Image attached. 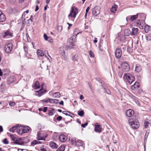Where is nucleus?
<instances>
[{
    "label": "nucleus",
    "mask_w": 151,
    "mask_h": 151,
    "mask_svg": "<svg viewBox=\"0 0 151 151\" xmlns=\"http://www.w3.org/2000/svg\"><path fill=\"white\" fill-rule=\"evenodd\" d=\"M123 78L126 82H128L130 84L135 80L134 76L128 73H125Z\"/></svg>",
    "instance_id": "2"
},
{
    "label": "nucleus",
    "mask_w": 151,
    "mask_h": 151,
    "mask_svg": "<svg viewBox=\"0 0 151 151\" xmlns=\"http://www.w3.org/2000/svg\"><path fill=\"white\" fill-rule=\"evenodd\" d=\"M21 130L20 129V127H18V129H17V133L20 135H22V134L23 133L22 132V128H21Z\"/></svg>",
    "instance_id": "39"
},
{
    "label": "nucleus",
    "mask_w": 151,
    "mask_h": 151,
    "mask_svg": "<svg viewBox=\"0 0 151 151\" xmlns=\"http://www.w3.org/2000/svg\"><path fill=\"white\" fill-rule=\"evenodd\" d=\"M9 71L7 70H6V71H5L4 72L3 71H2V70L0 68V76H2L3 75V74H4V75L6 76H7L9 75Z\"/></svg>",
    "instance_id": "20"
},
{
    "label": "nucleus",
    "mask_w": 151,
    "mask_h": 151,
    "mask_svg": "<svg viewBox=\"0 0 151 151\" xmlns=\"http://www.w3.org/2000/svg\"><path fill=\"white\" fill-rule=\"evenodd\" d=\"M102 127L98 123H96L95 124L94 131L96 132L100 133L101 132Z\"/></svg>",
    "instance_id": "10"
},
{
    "label": "nucleus",
    "mask_w": 151,
    "mask_h": 151,
    "mask_svg": "<svg viewBox=\"0 0 151 151\" xmlns=\"http://www.w3.org/2000/svg\"><path fill=\"white\" fill-rule=\"evenodd\" d=\"M100 8L99 7L96 6L92 9V14L95 17H96L100 13Z\"/></svg>",
    "instance_id": "8"
},
{
    "label": "nucleus",
    "mask_w": 151,
    "mask_h": 151,
    "mask_svg": "<svg viewBox=\"0 0 151 151\" xmlns=\"http://www.w3.org/2000/svg\"><path fill=\"white\" fill-rule=\"evenodd\" d=\"M47 40L50 43H52L53 42L52 39L51 38V37H49V38Z\"/></svg>",
    "instance_id": "61"
},
{
    "label": "nucleus",
    "mask_w": 151,
    "mask_h": 151,
    "mask_svg": "<svg viewBox=\"0 0 151 151\" xmlns=\"http://www.w3.org/2000/svg\"><path fill=\"white\" fill-rule=\"evenodd\" d=\"M13 45L12 43H6L5 45V51L6 52L9 53L13 49Z\"/></svg>",
    "instance_id": "5"
},
{
    "label": "nucleus",
    "mask_w": 151,
    "mask_h": 151,
    "mask_svg": "<svg viewBox=\"0 0 151 151\" xmlns=\"http://www.w3.org/2000/svg\"><path fill=\"white\" fill-rule=\"evenodd\" d=\"M126 115L129 117H130L134 115V112L133 110L129 109L127 110L125 112Z\"/></svg>",
    "instance_id": "11"
},
{
    "label": "nucleus",
    "mask_w": 151,
    "mask_h": 151,
    "mask_svg": "<svg viewBox=\"0 0 151 151\" xmlns=\"http://www.w3.org/2000/svg\"><path fill=\"white\" fill-rule=\"evenodd\" d=\"M149 131L147 130L145 133V138H144V141L145 142H146L147 141V137L149 135Z\"/></svg>",
    "instance_id": "34"
},
{
    "label": "nucleus",
    "mask_w": 151,
    "mask_h": 151,
    "mask_svg": "<svg viewBox=\"0 0 151 151\" xmlns=\"http://www.w3.org/2000/svg\"><path fill=\"white\" fill-rule=\"evenodd\" d=\"M104 92L107 93L108 94H110L111 93V91L108 89H107L106 88H104Z\"/></svg>",
    "instance_id": "43"
},
{
    "label": "nucleus",
    "mask_w": 151,
    "mask_h": 151,
    "mask_svg": "<svg viewBox=\"0 0 151 151\" xmlns=\"http://www.w3.org/2000/svg\"><path fill=\"white\" fill-rule=\"evenodd\" d=\"M133 49L132 48V44L131 45H129L127 47V51L129 53L132 52Z\"/></svg>",
    "instance_id": "28"
},
{
    "label": "nucleus",
    "mask_w": 151,
    "mask_h": 151,
    "mask_svg": "<svg viewBox=\"0 0 151 151\" xmlns=\"http://www.w3.org/2000/svg\"><path fill=\"white\" fill-rule=\"evenodd\" d=\"M24 52H25V56L26 57H27V55H28V47L26 45H24Z\"/></svg>",
    "instance_id": "33"
},
{
    "label": "nucleus",
    "mask_w": 151,
    "mask_h": 151,
    "mask_svg": "<svg viewBox=\"0 0 151 151\" xmlns=\"http://www.w3.org/2000/svg\"><path fill=\"white\" fill-rule=\"evenodd\" d=\"M44 145H42L40 147V150L42 151H50L49 150H47L45 148H44Z\"/></svg>",
    "instance_id": "49"
},
{
    "label": "nucleus",
    "mask_w": 151,
    "mask_h": 151,
    "mask_svg": "<svg viewBox=\"0 0 151 151\" xmlns=\"http://www.w3.org/2000/svg\"><path fill=\"white\" fill-rule=\"evenodd\" d=\"M12 36V34L8 30L4 32L3 35V38H9Z\"/></svg>",
    "instance_id": "14"
},
{
    "label": "nucleus",
    "mask_w": 151,
    "mask_h": 151,
    "mask_svg": "<svg viewBox=\"0 0 151 151\" xmlns=\"http://www.w3.org/2000/svg\"><path fill=\"white\" fill-rule=\"evenodd\" d=\"M52 96L54 98H58L60 96V94L58 92H55L52 94Z\"/></svg>",
    "instance_id": "32"
},
{
    "label": "nucleus",
    "mask_w": 151,
    "mask_h": 151,
    "mask_svg": "<svg viewBox=\"0 0 151 151\" xmlns=\"http://www.w3.org/2000/svg\"><path fill=\"white\" fill-rule=\"evenodd\" d=\"M37 54L38 55L42 57L44 55V53L40 50H38L37 51Z\"/></svg>",
    "instance_id": "37"
},
{
    "label": "nucleus",
    "mask_w": 151,
    "mask_h": 151,
    "mask_svg": "<svg viewBox=\"0 0 151 151\" xmlns=\"http://www.w3.org/2000/svg\"><path fill=\"white\" fill-rule=\"evenodd\" d=\"M84 112L83 110H82L80 111H78V115L81 116H83L84 114Z\"/></svg>",
    "instance_id": "41"
},
{
    "label": "nucleus",
    "mask_w": 151,
    "mask_h": 151,
    "mask_svg": "<svg viewBox=\"0 0 151 151\" xmlns=\"http://www.w3.org/2000/svg\"><path fill=\"white\" fill-rule=\"evenodd\" d=\"M140 84L137 81H136L131 86V88L133 90H135L137 89L140 87Z\"/></svg>",
    "instance_id": "12"
},
{
    "label": "nucleus",
    "mask_w": 151,
    "mask_h": 151,
    "mask_svg": "<svg viewBox=\"0 0 151 151\" xmlns=\"http://www.w3.org/2000/svg\"><path fill=\"white\" fill-rule=\"evenodd\" d=\"M151 124V120L146 119L144 121V127L145 128H146L148 127V124Z\"/></svg>",
    "instance_id": "17"
},
{
    "label": "nucleus",
    "mask_w": 151,
    "mask_h": 151,
    "mask_svg": "<svg viewBox=\"0 0 151 151\" xmlns=\"http://www.w3.org/2000/svg\"><path fill=\"white\" fill-rule=\"evenodd\" d=\"M65 146L64 145L60 146L58 149L56 150V151H64L65 150Z\"/></svg>",
    "instance_id": "36"
},
{
    "label": "nucleus",
    "mask_w": 151,
    "mask_h": 151,
    "mask_svg": "<svg viewBox=\"0 0 151 151\" xmlns=\"http://www.w3.org/2000/svg\"><path fill=\"white\" fill-rule=\"evenodd\" d=\"M50 147L53 149H57L58 147V145L55 142H50L49 143Z\"/></svg>",
    "instance_id": "21"
},
{
    "label": "nucleus",
    "mask_w": 151,
    "mask_h": 151,
    "mask_svg": "<svg viewBox=\"0 0 151 151\" xmlns=\"http://www.w3.org/2000/svg\"><path fill=\"white\" fill-rule=\"evenodd\" d=\"M48 102H49L50 103H53V101H54V99H50V98H48Z\"/></svg>",
    "instance_id": "60"
},
{
    "label": "nucleus",
    "mask_w": 151,
    "mask_h": 151,
    "mask_svg": "<svg viewBox=\"0 0 151 151\" xmlns=\"http://www.w3.org/2000/svg\"><path fill=\"white\" fill-rule=\"evenodd\" d=\"M27 142H26L24 141H20L17 140V139L16 140V141L15 142H14V143L16 144L19 145H22L24 143H27Z\"/></svg>",
    "instance_id": "26"
},
{
    "label": "nucleus",
    "mask_w": 151,
    "mask_h": 151,
    "mask_svg": "<svg viewBox=\"0 0 151 151\" xmlns=\"http://www.w3.org/2000/svg\"><path fill=\"white\" fill-rule=\"evenodd\" d=\"M6 17L5 15L2 12V14H0V22H3L5 21Z\"/></svg>",
    "instance_id": "27"
},
{
    "label": "nucleus",
    "mask_w": 151,
    "mask_h": 151,
    "mask_svg": "<svg viewBox=\"0 0 151 151\" xmlns=\"http://www.w3.org/2000/svg\"><path fill=\"white\" fill-rule=\"evenodd\" d=\"M142 70L141 66L139 64H137L135 67V71L137 73L140 72Z\"/></svg>",
    "instance_id": "23"
},
{
    "label": "nucleus",
    "mask_w": 151,
    "mask_h": 151,
    "mask_svg": "<svg viewBox=\"0 0 151 151\" xmlns=\"http://www.w3.org/2000/svg\"><path fill=\"white\" fill-rule=\"evenodd\" d=\"M144 29L145 32L146 33H147L149 31L151 30V27L150 26L148 25H146L145 26Z\"/></svg>",
    "instance_id": "30"
},
{
    "label": "nucleus",
    "mask_w": 151,
    "mask_h": 151,
    "mask_svg": "<svg viewBox=\"0 0 151 151\" xmlns=\"http://www.w3.org/2000/svg\"><path fill=\"white\" fill-rule=\"evenodd\" d=\"M62 118V117L60 116H58L56 118V120L58 121H61Z\"/></svg>",
    "instance_id": "55"
},
{
    "label": "nucleus",
    "mask_w": 151,
    "mask_h": 151,
    "mask_svg": "<svg viewBox=\"0 0 151 151\" xmlns=\"http://www.w3.org/2000/svg\"><path fill=\"white\" fill-rule=\"evenodd\" d=\"M3 143L5 144H7L9 143V141L6 138L4 139L3 141Z\"/></svg>",
    "instance_id": "52"
},
{
    "label": "nucleus",
    "mask_w": 151,
    "mask_h": 151,
    "mask_svg": "<svg viewBox=\"0 0 151 151\" xmlns=\"http://www.w3.org/2000/svg\"><path fill=\"white\" fill-rule=\"evenodd\" d=\"M128 122L131 127L133 129H137L139 128L140 126V123L136 119H130Z\"/></svg>",
    "instance_id": "1"
},
{
    "label": "nucleus",
    "mask_w": 151,
    "mask_h": 151,
    "mask_svg": "<svg viewBox=\"0 0 151 151\" xmlns=\"http://www.w3.org/2000/svg\"><path fill=\"white\" fill-rule=\"evenodd\" d=\"M138 14H137L135 15H133L132 16H130V21L132 22L134 20H136L138 17Z\"/></svg>",
    "instance_id": "18"
},
{
    "label": "nucleus",
    "mask_w": 151,
    "mask_h": 151,
    "mask_svg": "<svg viewBox=\"0 0 151 151\" xmlns=\"http://www.w3.org/2000/svg\"><path fill=\"white\" fill-rule=\"evenodd\" d=\"M53 103L57 104L59 102V100L57 99H54Z\"/></svg>",
    "instance_id": "62"
},
{
    "label": "nucleus",
    "mask_w": 151,
    "mask_h": 151,
    "mask_svg": "<svg viewBox=\"0 0 151 151\" xmlns=\"http://www.w3.org/2000/svg\"><path fill=\"white\" fill-rule=\"evenodd\" d=\"M136 24H137V26L139 27L141 25L140 20H137L136 22Z\"/></svg>",
    "instance_id": "54"
},
{
    "label": "nucleus",
    "mask_w": 151,
    "mask_h": 151,
    "mask_svg": "<svg viewBox=\"0 0 151 151\" xmlns=\"http://www.w3.org/2000/svg\"><path fill=\"white\" fill-rule=\"evenodd\" d=\"M139 29L138 28H136L135 27H133L132 30V31H130L129 29H127L125 31V33L126 34V32H128V34H126V36H129L130 35H137L138 31Z\"/></svg>",
    "instance_id": "4"
},
{
    "label": "nucleus",
    "mask_w": 151,
    "mask_h": 151,
    "mask_svg": "<svg viewBox=\"0 0 151 151\" xmlns=\"http://www.w3.org/2000/svg\"><path fill=\"white\" fill-rule=\"evenodd\" d=\"M83 142L81 140H78L76 141V145L78 147L82 146L83 145Z\"/></svg>",
    "instance_id": "29"
},
{
    "label": "nucleus",
    "mask_w": 151,
    "mask_h": 151,
    "mask_svg": "<svg viewBox=\"0 0 151 151\" xmlns=\"http://www.w3.org/2000/svg\"><path fill=\"white\" fill-rule=\"evenodd\" d=\"M80 33H81L80 32H78V29H76L73 32V36H74L75 37V38H76V37L77 35Z\"/></svg>",
    "instance_id": "38"
},
{
    "label": "nucleus",
    "mask_w": 151,
    "mask_h": 151,
    "mask_svg": "<svg viewBox=\"0 0 151 151\" xmlns=\"http://www.w3.org/2000/svg\"><path fill=\"white\" fill-rule=\"evenodd\" d=\"M19 125L17 124L16 125L10 129V131L12 133H14L15 132V130H17V129H18V127H19Z\"/></svg>",
    "instance_id": "25"
},
{
    "label": "nucleus",
    "mask_w": 151,
    "mask_h": 151,
    "mask_svg": "<svg viewBox=\"0 0 151 151\" xmlns=\"http://www.w3.org/2000/svg\"><path fill=\"white\" fill-rule=\"evenodd\" d=\"M146 39L148 41L151 40V34H149L146 36Z\"/></svg>",
    "instance_id": "47"
},
{
    "label": "nucleus",
    "mask_w": 151,
    "mask_h": 151,
    "mask_svg": "<svg viewBox=\"0 0 151 151\" xmlns=\"http://www.w3.org/2000/svg\"><path fill=\"white\" fill-rule=\"evenodd\" d=\"M22 129L23 133H27L30 130H31V128L27 126H24Z\"/></svg>",
    "instance_id": "16"
},
{
    "label": "nucleus",
    "mask_w": 151,
    "mask_h": 151,
    "mask_svg": "<svg viewBox=\"0 0 151 151\" xmlns=\"http://www.w3.org/2000/svg\"><path fill=\"white\" fill-rule=\"evenodd\" d=\"M40 85L38 81H36L34 84L33 88L35 89H37L40 88Z\"/></svg>",
    "instance_id": "24"
},
{
    "label": "nucleus",
    "mask_w": 151,
    "mask_h": 151,
    "mask_svg": "<svg viewBox=\"0 0 151 151\" xmlns=\"http://www.w3.org/2000/svg\"><path fill=\"white\" fill-rule=\"evenodd\" d=\"M48 114L49 116L52 115L55 112V109L53 108H50L48 110Z\"/></svg>",
    "instance_id": "19"
},
{
    "label": "nucleus",
    "mask_w": 151,
    "mask_h": 151,
    "mask_svg": "<svg viewBox=\"0 0 151 151\" xmlns=\"http://www.w3.org/2000/svg\"><path fill=\"white\" fill-rule=\"evenodd\" d=\"M78 13V9L75 6H73L72 8V9L70 11V13L68 15V17L75 18Z\"/></svg>",
    "instance_id": "6"
},
{
    "label": "nucleus",
    "mask_w": 151,
    "mask_h": 151,
    "mask_svg": "<svg viewBox=\"0 0 151 151\" xmlns=\"http://www.w3.org/2000/svg\"><path fill=\"white\" fill-rule=\"evenodd\" d=\"M129 97L131 98L136 103L138 102L137 98L136 96H134L132 93H130L129 94Z\"/></svg>",
    "instance_id": "22"
},
{
    "label": "nucleus",
    "mask_w": 151,
    "mask_h": 151,
    "mask_svg": "<svg viewBox=\"0 0 151 151\" xmlns=\"http://www.w3.org/2000/svg\"><path fill=\"white\" fill-rule=\"evenodd\" d=\"M44 37L45 39V40H47L49 38V37H48L47 35L46 34H44Z\"/></svg>",
    "instance_id": "57"
},
{
    "label": "nucleus",
    "mask_w": 151,
    "mask_h": 151,
    "mask_svg": "<svg viewBox=\"0 0 151 151\" xmlns=\"http://www.w3.org/2000/svg\"><path fill=\"white\" fill-rule=\"evenodd\" d=\"M9 105L11 106H14L15 105V103L14 102L11 101H9Z\"/></svg>",
    "instance_id": "46"
},
{
    "label": "nucleus",
    "mask_w": 151,
    "mask_h": 151,
    "mask_svg": "<svg viewBox=\"0 0 151 151\" xmlns=\"http://www.w3.org/2000/svg\"><path fill=\"white\" fill-rule=\"evenodd\" d=\"M89 10H90V7L89 6H88L87 8L86 9V14L85 15V19L86 18L87 13L89 11Z\"/></svg>",
    "instance_id": "45"
},
{
    "label": "nucleus",
    "mask_w": 151,
    "mask_h": 151,
    "mask_svg": "<svg viewBox=\"0 0 151 151\" xmlns=\"http://www.w3.org/2000/svg\"><path fill=\"white\" fill-rule=\"evenodd\" d=\"M41 101H42V103H48V98L47 99H43V100H42Z\"/></svg>",
    "instance_id": "53"
},
{
    "label": "nucleus",
    "mask_w": 151,
    "mask_h": 151,
    "mask_svg": "<svg viewBox=\"0 0 151 151\" xmlns=\"http://www.w3.org/2000/svg\"><path fill=\"white\" fill-rule=\"evenodd\" d=\"M67 139L66 137L63 134H62L59 137L60 140L62 142H64Z\"/></svg>",
    "instance_id": "15"
},
{
    "label": "nucleus",
    "mask_w": 151,
    "mask_h": 151,
    "mask_svg": "<svg viewBox=\"0 0 151 151\" xmlns=\"http://www.w3.org/2000/svg\"><path fill=\"white\" fill-rule=\"evenodd\" d=\"M88 53L90 57L93 58L94 57V55L93 52L91 50H89Z\"/></svg>",
    "instance_id": "44"
},
{
    "label": "nucleus",
    "mask_w": 151,
    "mask_h": 151,
    "mask_svg": "<svg viewBox=\"0 0 151 151\" xmlns=\"http://www.w3.org/2000/svg\"><path fill=\"white\" fill-rule=\"evenodd\" d=\"M47 107H45L43 108V111L44 112H46L47 110Z\"/></svg>",
    "instance_id": "64"
},
{
    "label": "nucleus",
    "mask_w": 151,
    "mask_h": 151,
    "mask_svg": "<svg viewBox=\"0 0 151 151\" xmlns=\"http://www.w3.org/2000/svg\"><path fill=\"white\" fill-rule=\"evenodd\" d=\"M115 54L116 58H120L122 55V51L121 49L120 48L116 49L115 52Z\"/></svg>",
    "instance_id": "9"
},
{
    "label": "nucleus",
    "mask_w": 151,
    "mask_h": 151,
    "mask_svg": "<svg viewBox=\"0 0 151 151\" xmlns=\"http://www.w3.org/2000/svg\"><path fill=\"white\" fill-rule=\"evenodd\" d=\"M37 139L38 140H45V138H44L43 137H41L40 136H39L38 137H37Z\"/></svg>",
    "instance_id": "51"
},
{
    "label": "nucleus",
    "mask_w": 151,
    "mask_h": 151,
    "mask_svg": "<svg viewBox=\"0 0 151 151\" xmlns=\"http://www.w3.org/2000/svg\"><path fill=\"white\" fill-rule=\"evenodd\" d=\"M46 90L40 89V90L38 91H36L35 92L37 93H36V95L39 96V97L43 95L44 93L46 92Z\"/></svg>",
    "instance_id": "13"
},
{
    "label": "nucleus",
    "mask_w": 151,
    "mask_h": 151,
    "mask_svg": "<svg viewBox=\"0 0 151 151\" xmlns=\"http://www.w3.org/2000/svg\"><path fill=\"white\" fill-rule=\"evenodd\" d=\"M78 58V55L77 54H75L73 57L72 59L73 61H77Z\"/></svg>",
    "instance_id": "42"
},
{
    "label": "nucleus",
    "mask_w": 151,
    "mask_h": 151,
    "mask_svg": "<svg viewBox=\"0 0 151 151\" xmlns=\"http://www.w3.org/2000/svg\"><path fill=\"white\" fill-rule=\"evenodd\" d=\"M71 142L73 144H76V141L75 139H71Z\"/></svg>",
    "instance_id": "56"
},
{
    "label": "nucleus",
    "mask_w": 151,
    "mask_h": 151,
    "mask_svg": "<svg viewBox=\"0 0 151 151\" xmlns=\"http://www.w3.org/2000/svg\"><path fill=\"white\" fill-rule=\"evenodd\" d=\"M10 136L11 138L12 139V140L14 141V142H15V141H16V140L17 138L15 137L13 135H10Z\"/></svg>",
    "instance_id": "48"
},
{
    "label": "nucleus",
    "mask_w": 151,
    "mask_h": 151,
    "mask_svg": "<svg viewBox=\"0 0 151 151\" xmlns=\"http://www.w3.org/2000/svg\"><path fill=\"white\" fill-rule=\"evenodd\" d=\"M13 150H16V151H27V150L24 149H18L17 151V147H15L14 149Z\"/></svg>",
    "instance_id": "50"
},
{
    "label": "nucleus",
    "mask_w": 151,
    "mask_h": 151,
    "mask_svg": "<svg viewBox=\"0 0 151 151\" xmlns=\"http://www.w3.org/2000/svg\"><path fill=\"white\" fill-rule=\"evenodd\" d=\"M76 42V39L75 37L72 36L68 40L67 43L68 46V47L69 48H73V47L75 46L74 43Z\"/></svg>",
    "instance_id": "3"
},
{
    "label": "nucleus",
    "mask_w": 151,
    "mask_h": 151,
    "mask_svg": "<svg viewBox=\"0 0 151 151\" xmlns=\"http://www.w3.org/2000/svg\"><path fill=\"white\" fill-rule=\"evenodd\" d=\"M117 6L114 5L110 9V11L111 12H114L116 11L117 9Z\"/></svg>",
    "instance_id": "40"
},
{
    "label": "nucleus",
    "mask_w": 151,
    "mask_h": 151,
    "mask_svg": "<svg viewBox=\"0 0 151 151\" xmlns=\"http://www.w3.org/2000/svg\"><path fill=\"white\" fill-rule=\"evenodd\" d=\"M88 123L87 122H86L85 124H82L81 125V126L83 128H85L88 125Z\"/></svg>",
    "instance_id": "58"
},
{
    "label": "nucleus",
    "mask_w": 151,
    "mask_h": 151,
    "mask_svg": "<svg viewBox=\"0 0 151 151\" xmlns=\"http://www.w3.org/2000/svg\"><path fill=\"white\" fill-rule=\"evenodd\" d=\"M117 38L118 40H119L120 41H122L125 40V37L123 35H118Z\"/></svg>",
    "instance_id": "31"
},
{
    "label": "nucleus",
    "mask_w": 151,
    "mask_h": 151,
    "mask_svg": "<svg viewBox=\"0 0 151 151\" xmlns=\"http://www.w3.org/2000/svg\"><path fill=\"white\" fill-rule=\"evenodd\" d=\"M126 20L127 22H129V21H130V16H127L126 18Z\"/></svg>",
    "instance_id": "63"
},
{
    "label": "nucleus",
    "mask_w": 151,
    "mask_h": 151,
    "mask_svg": "<svg viewBox=\"0 0 151 151\" xmlns=\"http://www.w3.org/2000/svg\"><path fill=\"white\" fill-rule=\"evenodd\" d=\"M122 69L123 71L125 72L128 71L130 70L129 66L127 63L124 62L121 65Z\"/></svg>",
    "instance_id": "7"
},
{
    "label": "nucleus",
    "mask_w": 151,
    "mask_h": 151,
    "mask_svg": "<svg viewBox=\"0 0 151 151\" xmlns=\"http://www.w3.org/2000/svg\"><path fill=\"white\" fill-rule=\"evenodd\" d=\"M41 142L38 141L36 140H34L31 143V145L32 146H34L37 144L41 143Z\"/></svg>",
    "instance_id": "35"
},
{
    "label": "nucleus",
    "mask_w": 151,
    "mask_h": 151,
    "mask_svg": "<svg viewBox=\"0 0 151 151\" xmlns=\"http://www.w3.org/2000/svg\"><path fill=\"white\" fill-rule=\"evenodd\" d=\"M12 11L14 13H16L18 12L17 9L16 8H14L12 9Z\"/></svg>",
    "instance_id": "59"
}]
</instances>
